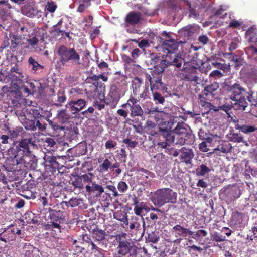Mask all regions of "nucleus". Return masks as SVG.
Listing matches in <instances>:
<instances>
[{
	"instance_id": "nucleus-60",
	"label": "nucleus",
	"mask_w": 257,
	"mask_h": 257,
	"mask_svg": "<svg viewBox=\"0 0 257 257\" xmlns=\"http://www.w3.org/2000/svg\"><path fill=\"white\" fill-rule=\"evenodd\" d=\"M50 224H48L46 226V229H51L52 228H58L59 229H60L61 226L60 225V224L58 222L56 221H51L50 222Z\"/></svg>"
},
{
	"instance_id": "nucleus-55",
	"label": "nucleus",
	"mask_w": 257,
	"mask_h": 257,
	"mask_svg": "<svg viewBox=\"0 0 257 257\" xmlns=\"http://www.w3.org/2000/svg\"><path fill=\"white\" fill-rule=\"evenodd\" d=\"M93 176V175L92 173H88L83 174L80 177L81 179V181H84L85 183H89L91 182L92 177Z\"/></svg>"
},
{
	"instance_id": "nucleus-32",
	"label": "nucleus",
	"mask_w": 257,
	"mask_h": 257,
	"mask_svg": "<svg viewBox=\"0 0 257 257\" xmlns=\"http://www.w3.org/2000/svg\"><path fill=\"white\" fill-rule=\"evenodd\" d=\"M106 233L104 230L96 229L93 232V237L96 241H101L105 238Z\"/></svg>"
},
{
	"instance_id": "nucleus-12",
	"label": "nucleus",
	"mask_w": 257,
	"mask_h": 257,
	"mask_svg": "<svg viewBox=\"0 0 257 257\" xmlns=\"http://www.w3.org/2000/svg\"><path fill=\"white\" fill-rule=\"evenodd\" d=\"M37 110L33 109V137L36 138V130L38 129V133H41L43 135V132L45 131L47 124L45 121H48L46 117L38 113Z\"/></svg>"
},
{
	"instance_id": "nucleus-27",
	"label": "nucleus",
	"mask_w": 257,
	"mask_h": 257,
	"mask_svg": "<svg viewBox=\"0 0 257 257\" xmlns=\"http://www.w3.org/2000/svg\"><path fill=\"white\" fill-rule=\"evenodd\" d=\"M86 190L88 193H95L97 196H100L104 192V188L100 184L92 183V185H87L86 186Z\"/></svg>"
},
{
	"instance_id": "nucleus-21",
	"label": "nucleus",
	"mask_w": 257,
	"mask_h": 257,
	"mask_svg": "<svg viewBox=\"0 0 257 257\" xmlns=\"http://www.w3.org/2000/svg\"><path fill=\"white\" fill-rule=\"evenodd\" d=\"M29 144H32V141L31 139H29L28 140L27 139L22 140L19 142L18 145H17V148H18V152L20 156L24 157H30L31 152L29 149Z\"/></svg>"
},
{
	"instance_id": "nucleus-17",
	"label": "nucleus",
	"mask_w": 257,
	"mask_h": 257,
	"mask_svg": "<svg viewBox=\"0 0 257 257\" xmlns=\"http://www.w3.org/2000/svg\"><path fill=\"white\" fill-rule=\"evenodd\" d=\"M120 98V93L119 88L115 86L110 88V92L105 99L106 105H109L110 108L114 109L116 107Z\"/></svg>"
},
{
	"instance_id": "nucleus-52",
	"label": "nucleus",
	"mask_w": 257,
	"mask_h": 257,
	"mask_svg": "<svg viewBox=\"0 0 257 257\" xmlns=\"http://www.w3.org/2000/svg\"><path fill=\"white\" fill-rule=\"evenodd\" d=\"M22 130L23 128L22 127H17L16 128L13 130H10L9 131V133L12 138H16L19 136L20 133L22 131Z\"/></svg>"
},
{
	"instance_id": "nucleus-34",
	"label": "nucleus",
	"mask_w": 257,
	"mask_h": 257,
	"mask_svg": "<svg viewBox=\"0 0 257 257\" xmlns=\"http://www.w3.org/2000/svg\"><path fill=\"white\" fill-rule=\"evenodd\" d=\"M66 98L65 91L63 89L59 90L57 93V99L55 101L56 103L55 105L58 106H61V103L65 102Z\"/></svg>"
},
{
	"instance_id": "nucleus-6",
	"label": "nucleus",
	"mask_w": 257,
	"mask_h": 257,
	"mask_svg": "<svg viewBox=\"0 0 257 257\" xmlns=\"http://www.w3.org/2000/svg\"><path fill=\"white\" fill-rule=\"evenodd\" d=\"M145 116H147L160 125L170 126L172 124L171 115L161 110L157 106L145 107Z\"/></svg>"
},
{
	"instance_id": "nucleus-9",
	"label": "nucleus",
	"mask_w": 257,
	"mask_h": 257,
	"mask_svg": "<svg viewBox=\"0 0 257 257\" xmlns=\"http://www.w3.org/2000/svg\"><path fill=\"white\" fill-rule=\"evenodd\" d=\"M132 87L133 95L134 96L139 95L138 97L139 100H145L150 98L149 85L147 83L144 85L143 80L140 78L138 77L134 78L132 81Z\"/></svg>"
},
{
	"instance_id": "nucleus-11",
	"label": "nucleus",
	"mask_w": 257,
	"mask_h": 257,
	"mask_svg": "<svg viewBox=\"0 0 257 257\" xmlns=\"http://www.w3.org/2000/svg\"><path fill=\"white\" fill-rule=\"evenodd\" d=\"M159 130L161 131H166L167 134L166 141H169V142H172L174 144L179 145H183L186 144V139L183 136L184 130L183 128L181 127L178 124L175 129L176 134L174 135H171L165 129H162L159 127Z\"/></svg>"
},
{
	"instance_id": "nucleus-42",
	"label": "nucleus",
	"mask_w": 257,
	"mask_h": 257,
	"mask_svg": "<svg viewBox=\"0 0 257 257\" xmlns=\"http://www.w3.org/2000/svg\"><path fill=\"white\" fill-rule=\"evenodd\" d=\"M141 220L138 217H134L132 218V221L130 223V225L129 228L131 230L135 229L136 230H139L141 228V224L139 222V220Z\"/></svg>"
},
{
	"instance_id": "nucleus-45",
	"label": "nucleus",
	"mask_w": 257,
	"mask_h": 257,
	"mask_svg": "<svg viewBox=\"0 0 257 257\" xmlns=\"http://www.w3.org/2000/svg\"><path fill=\"white\" fill-rule=\"evenodd\" d=\"M128 189V185L124 181H121L118 182L117 184V189L119 192L122 195L123 193H125Z\"/></svg>"
},
{
	"instance_id": "nucleus-19",
	"label": "nucleus",
	"mask_w": 257,
	"mask_h": 257,
	"mask_svg": "<svg viewBox=\"0 0 257 257\" xmlns=\"http://www.w3.org/2000/svg\"><path fill=\"white\" fill-rule=\"evenodd\" d=\"M113 158V156L109 154H105L98 158V162L100 164L98 168L100 172H107L109 169L110 170Z\"/></svg>"
},
{
	"instance_id": "nucleus-63",
	"label": "nucleus",
	"mask_w": 257,
	"mask_h": 257,
	"mask_svg": "<svg viewBox=\"0 0 257 257\" xmlns=\"http://www.w3.org/2000/svg\"><path fill=\"white\" fill-rule=\"evenodd\" d=\"M44 69V66L39 64L37 61L33 60V71H38V73H41Z\"/></svg>"
},
{
	"instance_id": "nucleus-10",
	"label": "nucleus",
	"mask_w": 257,
	"mask_h": 257,
	"mask_svg": "<svg viewBox=\"0 0 257 257\" xmlns=\"http://www.w3.org/2000/svg\"><path fill=\"white\" fill-rule=\"evenodd\" d=\"M138 100L132 95H131L127 102L121 105L123 108H126L127 106L130 107V116L132 117L140 116L142 118L145 116V108L144 109L142 108L139 104H137Z\"/></svg>"
},
{
	"instance_id": "nucleus-16",
	"label": "nucleus",
	"mask_w": 257,
	"mask_h": 257,
	"mask_svg": "<svg viewBox=\"0 0 257 257\" xmlns=\"http://www.w3.org/2000/svg\"><path fill=\"white\" fill-rule=\"evenodd\" d=\"M240 190L237 188L228 186L222 190L220 198L226 202H231L240 196Z\"/></svg>"
},
{
	"instance_id": "nucleus-23",
	"label": "nucleus",
	"mask_w": 257,
	"mask_h": 257,
	"mask_svg": "<svg viewBox=\"0 0 257 257\" xmlns=\"http://www.w3.org/2000/svg\"><path fill=\"white\" fill-rule=\"evenodd\" d=\"M245 218L243 213L235 211L232 213L230 222L232 225L236 228L241 227L245 225L244 223Z\"/></svg>"
},
{
	"instance_id": "nucleus-38",
	"label": "nucleus",
	"mask_w": 257,
	"mask_h": 257,
	"mask_svg": "<svg viewBox=\"0 0 257 257\" xmlns=\"http://www.w3.org/2000/svg\"><path fill=\"white\" fill-rule=\"evenodd\" d=\"M210 169L205 164H201L196 169V175L197 176H204L206 174L210 172Z\"/></svg>"
},
{
	"instance_id": "nucleus-47",
	"label": "nucleus",
	"mask_w": 257,
	"mask_h": 257,
	"mask_svg": "<svg viewBox=\"0 0 257 257\" xmlns=\"http://www.w3.org/2000/svg\"><path fill=\"white\" fill-rule=\"evenodd\" d=\"M127 217V214L122 211H117L114 214V218L121 222Z\"/></svg>"
},
{
	"instance_id": "nucleus-37",
	"label": "nucleus",
	"mask_w": 257,
	"mask_h": 257,
	"mask_svg": "<svg viewBox=\"0 0 257 257\" xmlns=\"http://www.w3.org/2000/svg\"><path fill=\"white\" fill-rule=\"evenodd\" d=\"M58 172L56 175L54 176L53 173H52L53 175H49L50 179L51 180L50 183V184L53 186H62V181Z\"/></svg>"
},
{
	"instance_id": "nucleus-14",
	"label": "nucleus",
	"mask_w": 257,
	"mask_h": 257,
	"mask_svg": "<svg viewBox=\"0 0 257 257\" xmlns=\"http://www.w3.org/2000/svg\"><path fill=\"white\" fill-rule=\"evenodd\" d=\"M87 102L85 99L82 98L79 95L76 96V98H72L66 105L73 114L79 112L86 106Z\"/></svg>"
},
{
	"instance_id": "nucleus-18",
	"label": "nucleus",
	"mask_w": 257,
	"mask_h": 257,
	"mask_svg": "<svg viewBox=\"0 0 257 257\" xmlns=\"http://www.w3.org/2000/svg\"><path fill=\"white\" fill-rule=\"evenodd\" d=\"M143 20V15L141 12L132 11L126 15L124 22L127 26H134L140 24Z\"/></svg>"
},
{
	"instance_id": "nucleus-8",
	"label": "nucleus",
	"mask_w": 257,
	"mask_h": 257,
	"mask_svg": "<svg viewBox=\"0 0 257 257\" xmlns=\"http://www.w3.org/2000/svg\"><path fill=\"white\" fill-rule=\"evenodd\" d=\"M156 40L158 45L162 49V52L166 54V56H170L172 59L175 56H177L176 53L179 44L183 43L181 41L178 42L177 40L167 41L165 42L160 36L156 37Z\"/></svg>"
},
{
	"instance_id": "nucleus-64",
	"label": "nucleus",
	"mask_w": 257,
	"mask_h": 257,
	"mask_svg": "<svg viewBox=\"0 0 257 257\" xmlns=\"http://www.w3.org/2000/svg\"><path fill=\"white\" fill-rule=\"evenodd\" d=\"M94 109L93 107L90 106L86 110L81 112V114L84 117L88 118L90 117V114L94 113Z\"/></svg>"
},
{
	"instance_id": "nucleus-25",
	"label": "nucleus",
	"mask_w": 257,
	"mask_h": 257,
	"mask_svg": "<svg viewBox=\"0 0 257 257\" xmlns=\"http://www.w3.org/2000/svg\"><path fill=\"white\" fill-rule=\"evenodd\" d=\"M49 212V218L51 221L58 222L59 223H62L65 221V212L61 210L56 211L49 208L48 209Z\"/></svg>"
},
{
	"instance_id": "nucleus-31",
	"label": "nucleus",
	"mask_w": 257,
	"mask_h": 257,
	"mask_svg": "<svg viewBox=\"0 0 257 257\" xmlns=\"http://www.w3.org/2000/svg\"><path fill=\"white\" fill-rule=\"evenodd\" d=\"M235 128L240 130L244 134H248L253 132L257 130V128L253 125H240L238 124H236Z\"/></svg>"
},
{
	"instance_id": "nucleus-62",
	"label": "nucleus",
	"mask_w": 257,
	"mask_h": 257,
	"mask_svg": "<svg viewBox=\"0 0 257 257\" xmlns=\"http://www.w3.org/2000/svg\"><path fill=\"white\" fill-rule=\"evenodd\" d=\"M123 143L127 144L128 147L131 148H134L137 145V142L135 141H132L130 139H124L122 141Z\"/></svg>"
},
{
	"instance_id": "nucleus-44",
	"label": "nucleus",
	"mask_w": 257,
	"mask_h": 257,
	"mask_svg": "<svg viewBox=\"0 0 257 257\" xmlns=\"http://www.w3.org/2000/svg\"><path fill=\"white\" fill-rule=\"evenodd\" d=\"M23 14L28 16H32V7L30 3L25 4L22 8Z\"/></svg>"
},
{
	"instance_id": "nucleus-35",
	"label": "nucleus",
	"mask_w": 257,
	"mask_h": 257,
	"mask_svg": "<svg viewBox=\"0 0 257 257\" xmlns=\"http://www.w3.org/2000/svg\"><path fill=\"white\" fill-rule=\"evenodd\" d=\"M186 228L177 224L173 227V230L175 232L176 236L186 237Z\"/></svg>"
},
{
	"instance_id": "nucleus-59",
	"label": "nucleus",
	"mask_w": 257,
	"mask_h": 257,
	"mask_svg": "<svg viewBox=\"0 0 257 257\" xmlns=\"http://www.w3.org/2000/svg\"><path fill=\"white\" fill-rule=\"evenodd\" d=\"M22 221L26 224H31L32 222V218L31 217V214L28 212L25 213L22 216Z\"/></svg>"
},
{
	"instance_id": "nucleus-13",
	"label": "nucleus",
	"mask_w": 257,
	"mask_h": 257,
	"mask_svg": "<svg viewBox=\"0 0 257 257\" xmlns=\"http://www.w3.org/2000/svg\"><path fill=\"white\" fill-rule=\"evenodd\" d=\"M45 166L42 164V160L36 159L33 155V181L36 180L37 183L45 179Z\"/></svg>"
},
{
	"instance_id": "nucleus-5",
	"label": "nucleus",
	"mask_w": 257,
	"mask_h": 257,
	"mask_svg": "<svg viewBox=\"0 0 257 257\" xmlns=\"http://www.w3.org/2000/svg\"><path fill=\"white\" fill-rule=\"evenodd\" d=\"M177 194L169 188L159 189L152 197V201L155 206L161 207L166 203H175L177 202Z\"/></svg>"
},
{
	"instance_id": "nucleus-4",
	"label": "nucleus",
	"mask_w": 257,
	"mask_h": 257,
	"mask_svg": "<svg viewBox=\"0 0 257 257\" xmlns=\"http://www.w3.org/2000/svg\"><path fill=\"white\" fill-rule=\"evenodd\" d=\"M125 233H122L115 236L117 244L114 257H135L136 255L137 247L125 238Z\"/></svg>"
},
{
	"instance_id": "nucleus-46",
	"label": "nucleus",
	"mask_w": 257,
	"mask_h": 257,
	"mask_svg": "<svg viewBox=\"0 0 257 257\" xmlns=\"http://www.w3.org/2000/svg\"><path fill=\"white\" fill-rule=\"evenodd\" d=\"M88 82L91 81L92 82L93 86L94 88V90H97L98 89V86L99 84V77L96 75H93V76H90L87 79Z\"/></svg>"
},
{
	"instance_id": "nucleus-58",
	"label": "nucleus",
	"mask_w": 257,
	"mask_h": 257,
	"mask_svg": "<svg viewBox=\"0 0 257 257\" xmlns=\"http://www.w3.org/2000/svg\"><path fill=\"white\" fill-rule=\"evenodd\" d=\"M242 24V22L233 19L229 23L228 26L233 28H238Z\"/></svg>"
},
{
	"instance_id": "nucleus-48",
	"label": "nucleus",
	"mask_w": 257,
	"mask_h": 257,
	"mask_svg": "<svg viewBox=\"0 0 257 257\" xmlns=\"http://www.w3.org/2000/svg\"><path fill=\"white\" fill-rule=\"evenodd\" d=\"M11 71L12 73L15 72L18 74V76H16L15 78H13V75L12 73H10L9 76L11 79H12L13 80H17L18 78H19L21 75V72L19 71V68L18 66L15 63V65L11 68Z\"/></svg>"
},
{
	"instance_id": "nucleus-22",
	"label": "nucleus",
	"mask_w": 257,
	"mask_h": 257,
	"mask_svg": "<svg viewBox=\"0 0 257 257\" xmlns=\"http://www.w3.org/2000/svg\"><path fill=\"white\" fill-rule=\"evenodd\" d=\"M194 153L192 149L182 147L180 149V160L187 165L191 164Z\"/></svg>"
},
{
	"instance_id": "nucleus-30",
	"label": "nucleus",
	"mask_w": 257,
	"mask_h": 257,
	"mask_svg": "<svg viewBox=\"0 0 257 257\" xmlns=\"http://www.w3.org/2000/svg\"><path fill=\"white\" fill-rule=\"evenodd\" d=\"M15 230L14 228L10 230L5 229L3 232L0 233V240L4 242L12 240L14 235L15 234Z\"/></svg>"
},
{
	"instance_id": "nucleus-24",
	"label": "nucleus",
	"mask_w": 257,
	"mask_h": 257,
	"mask_svg": "<svg viewBox=\"0 0 257 257\" xmlns=\"http://www.w3.org/2000/svg\"><path fill=\"white\" fill-rule=\"evenodd\" d=\"M131 201L132 202V205L135 206L134 208V211L135 214L137 216H141L140 219L142 220L143 226L145 225V222L144 221V218L142 216L143 210L145 208V203L143 202H139L138 198L136 196H134L132 199Z\"/></svg>"
},
{
	"instance_id": "nucleus-43",
	"label": "nucleus",
	"mask_w": 257,
	"mask_h": 257,
	"mask_svg": "<svg viewBox=\"0 0 257 257\" xmlns=\"http://www.w3.org/2000/svg\"><path fill=\"white\" fill-rule=\"evenodd\" d=\"M247 101L251 103V105L257 107V91L255 94L251 92V93L248 92Z\"/></svg>"
},
{
	"instance_id": "nucleus-26",
	"label": "nucleus",
	"mask_w": 257,
	"mask_h": 257,
	"mask_svg": "<svg viewBox=\"0 0 257 257\" xmlns=\"http://www.w3.org/2000/svg\"><path fill=\"white\" fill-rule=\"evenodd\" d=\"M231 144L226 141H222L216 148L214 149L213 153L218 155H220V153H227L232 149Z\"/></svg>"
},
{
	"instance_id": "nucleus-51",
	"label": "nucleus",
	"mask_w": 257,
	"mask_h": 257,
	"mask_svg": "<svg viewBox=\"0 0 257 257\" xmlns=\"http://www.w3.org/2000/svg\"><path fill=\"white\" fill-rule=\"evenodd\" d=\"M105 104L106 105V100L103 99L100 100V101L94 102L93 106L100 110L104 108Z\"/></svg>"
},
{
	"instance_id": "nucleus-3",
	"label": "nucleus",
	"mask_w": 257,
	"mask_h": 257,
	"mask_svg": "<svg viewBox=\"0 0 257 257\" xmlns=\"http://www.w3.org/2000/svg\"><path fill=\"white\" fill-rule=\"evenodd\" d=\"M59 60L57 64L59 68H63L68 64L78 65L80 63V56L74 48L61 45L57 50Z\"/></svg>"
},
{
	"instance_id": "nucleus-41",
	"label": "nucleus",
	"mask_w": 257,
	"mask_h": 257,
	"mask_svg": "<svg viewBox=\"0 0 257 257\" xmlns=\"http://www.w3.org/2000/svg\"><path fill=\"white\" fill-rule=\"evenodd\" d=\"M153 100L156 104H163L165 102V98L161 94L157 92H152Z\"/></svg>"
},
{
	"instance_id": "nucleus-33",
	"label": "nucleus",
	"mask_w": 257,
	"mask_h": 257,
	"mask_svg": "<svg viewBox=\"0 0 257 257\" xmlns=\"http://www.w3.org/2000/svg\"><path fill=\"white\" fill-rule=\"evenodd\" d=\"M83 203V200L81 198H72L68 202L63 201L62 204L64 203L67 207L70 206L75 207L80 205Z\"/></svg>"
},
{
	"instance_id": "nucleus-53",
	"label": "nucleus",
	"mask_w": 257,
	"mask_h": 257,
	"mask_svg": "<svg viewBox=\"0 0 257 257\" xmlns=\"http://www.w3.org/2000/svg\"><path fill=\"white\" fill-rule=\"evenodd\" d=\"M8 155L11 158H16L20 156L17 146L9 149L8 151Z\"/></svg>"
},
{
	"instance_id": "nucleus-50",
	"label": "nucleus",
	"mask_w": 257,
	"mask_h": 257,
	"mask_svg": "<svg viewBox=\"0 0 257 257\" xmlns=\"http://www.w3.org/2000/svg\"><path fill=\"white\" fill-rule=\"evenodd\" d=\"M168 5L172 10L178 11V10L180 9L178 6V0H169L168 1Z\"/></svg>"
},
{
	"instance_id": "nucleus-36",
	"label": "nucleus",
	"mask_w": 257,
	"mask_h": 257,
	"mask_svg": "<svg viewBox=\"0 0 257 257\" xmlns=\"http://www.w3.org/2000/svg\"><path fill=\"white\" fill-rule=\"evenodd\" d=\"M234 102H231V104H225L222 105H218L216 106V109H215V112H217L220 110H221L225 112H226L229 116V111L232 109H234Z\"/></svg>"
},
{
	"instance_id": "nucleus-49",
	"label": "nucleus",
	"mask_w": 257,
	"mask_h": 257,
	"mask_svg": "<svg viewBox=\"0 0 257 257\" xmlns=\"http://www.w3.org/2000/svg\"><path fill=\"white\" fill-rule=\"evenodd\" d=\"M207 234L208 233L206 230L200 229L197 230V231L195 233L194 235L192 236V238L198 240L201 237H205Z\"/></svg>"
},
{
	"instance_id": "nucleus-57",
	"label": "nucleus",
	"mask_w": 257,
	"mask_h": 257,
	"mask_svg": "<svg viewBox=\"0 0 257 257\" xmlns=\"http://www.w3.org/2000/svg\"><path fill=\"white\" fill-rule=\"evenodd\" d=\"M213 240L216 242H222L225 240V236L222 235H220L217 232H214L212 235Z\"/></svg>"
},
{
	"instance_id": "nucleus-61",
	"label": "nucleus",
	"mask_w": 257,
	"mask_h": 257,
	"mask_svg": "<svg viewBox=\"0 0 257 257\" xmlns=\"http://www.w3.org/2000/svg\"><path fill=\"white\" fill-rule=\"evenodd\" d=\"M208 95L206 94L205 95V92H202V94H200L198 95V98L199 100L198 103L199 104L203 103V102L207 101V100H209L208 98Z\"/></svg>"
},
{
	"instance_id": "nucleus-29",
	"label": "nucleus",
	"mask_w": 257,
	"mask_h": 257,
	"mask_svg": "<svg viewBox=\"0 0 257 257\" xmlns=\"http://www.w3.org/2000/svg\"><path fill=\"white\" fill-rule=\"evenodd\" d=\"M219 87V84L216 82L206 85L204 88L203 92H205V95H211L213 97L215 96V92L218 89Z\"/></svg>"
},
{
	"instance_id": "nucleus-40",
	"label": "nucleus",
	"mask_w": 257,
	"mask_h": 257,
	"mask_svg": "<svg viewBox=\"0 0 257 257\" xmlns=\"http://www.w3.org/2000/svg\"><path fill=\"white\" fill-rule=\"evenodd\" d=\"M201 107L204 109L206 113H208L211 111H213L215 112V109H216V105L213 104L212 103L206 101L203 102V103L199 104Z\"/></svg>"
},
{
	"instance_id": "nucleus-28",
	"label": "nucleus",
	"mask_w": 257,
	"mask_h": 257,
	"mask_svg": "<svg viewBox=\"0 0 257 257\" xmlns=\"http://www.w3.org/2000/svg\"><path fill=\"white\" fill-rule=\"evenodd\" d=\"M194 32V28L191 26L184 27L179 31V33L187 40L192 38Z\"/></svg>"
},
{
	"instance_id": "nucleus-20",
	"label": "nucleus",
	"mask_w": 257,
	"mask_h": 257,
	"mask_svg": "<svg viewBox=\"0 0 257 257\" xmlns=\"http://www.w3.org/2000/svg\"><path fill=\"white\" fill-rule=\"evenodd\" d=\"M162 74H154L151 73V75L147 74L146 78L149 81L150 88L152 92L154 89L158 90L163 87V83L162 81Z\"/></svg>"
},
{
	"instance_id": "nucleus-7",
	"label": "nucleus",
	"mask_w": 257,
	"mask_h": 257,
	"mask_svg": "<svg viewBox=\"0 0 257 257\" xmlns=\"http://www.w3.org/2000/svg\"><path fill=\"white\" fill-rule=\"evenodd\" d=\"M156 62L154 69L151 73L154 74H162L165 70V68L168 66H174L176 68H179L182 66L183 59L178 56H175L173 59L170 56H166L164 59H160L159 58H156Z\"/></svg>"
},
{
	"instance_id": "nucleus-2",
	"label": "nucleus",
	"mask_w": 257,
	"mask_h": 257,
	"mask_svg": "<svg viewBox=\"0 0 257 257\" xmlns=\"http://www.w3.org/2000/svg\"><path fill=\"white\" fill-rule=\"evenodd\" d=\"M227 90L230 98L234 102V109L244 111L248 105L247 101L248 92L237 83L228 85Z\"/></svg>"
},
{
	"instance_id": "nucleus-1",
	"label": "nucleus",
	"mask_w": 257,
	"mask_h": 257,
	"mask_svg": "<svg viewBox=\"0 0 257 257\" xmlns=\"http://www.w3.org/2000/svg\"><path fill=\"white\" fill-rule=\"evenodd\" d=\"M21 30L23 36L17 35H10L9 38H5L3 43L0 46V52L4 49L9 48L6 54V59L11 63L15 64L18 60L17 56L25 55L31 52L32 47V32L31 30L23 27Z\"/></svg>"
},
{
	"instance_id": "nucleus-56",
	"label": "nucleus",
	"mask_w": 257,
	"mask_h": 257,
	"mask_svg": "<svg viewBox=\"0 0 257 257\" xmlns=\"http://www.w3.org/2000/svg\"><path fill=\"white\" fill-rule=\"evenodd\" d=\"M72 185L74 187V188H82L83 187L80 177L75 178V179L72 182Z\"/></svg>"
},
{
	"instance_id": "nucleus-54",
	"label": "nucleus",
	"mask_w": 257,
	"mask_h": 257,
	"mask_svg": "<svg viewBox=\"0 0 257 257\" xmlns=\"http://www.w3.org/2000/svg\"><path fill=\"white\" fill-rule=\"evenodd\" d=\"M238 43L239 41L238 39L236 38L232 40L229 47V50L230 51V53H229L228 54H232V51L235 50L238 47Z\"/></svg>"
},
{
	"instance_id": "nucleus-15",
	"label": "nucleus",
	"mask_w": 257,
	"mask_h": 257,
	"mask_svg": "<svg viewBox=\"0 0 257 257\" xmlns=\"http://www.w3.org/2000/svg\"><path fill=\"white\" fill-rule=\"evenodd\" d=\"M44 161L42 164L45 166V169H49L52 173L56 172L57 171L59 172L60 165L55 156L52 155L45 154L43 157Z\"/></svg>"
},
{
	"instance_id": "nucleus-39",
	"label": "nucleus",
	"mask_w": 257,
	"mask_h": 257,
	"mask_svg": "<svg viewBox=\"0 0 257 257\" xmlns=\"http://www.w3.org/2000/svg\"><path fill=\"white\" fill-rule=\"evenodd\" d=\"M229 139L230 141L235 143L244 142L243 137L241 134L238 133L230 134Z\"/></svg>"
}]
</instances>
